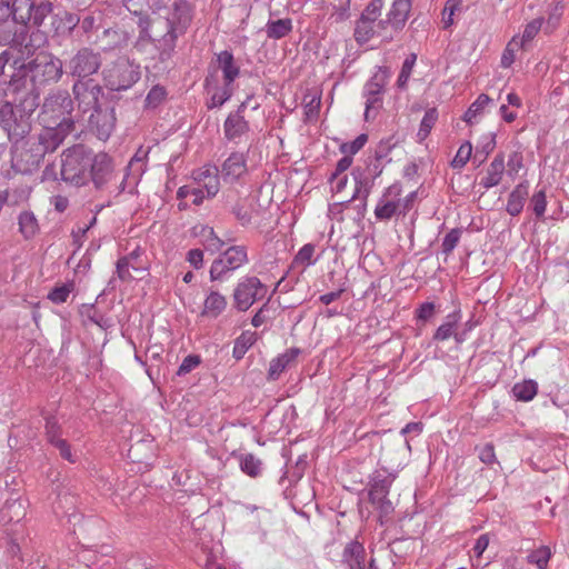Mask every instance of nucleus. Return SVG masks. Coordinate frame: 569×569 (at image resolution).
Listing matches in <instances>:
<instances>
[{"instance_id":"f257e3e1","label":"nucleus","mask_w":569,"mask_h":569,"mask_svg":"<svg viewBox=\"0 0 569 569\" xmlns=\"http://www.w3.org/2000/svg\"><path fill=\"white\" fill-rule=\"evenodd\" d=\"M101 63L100 52L88 47L79 49L69 60L67 64L69 73L77 78L72 91L78 104L88 108L99 100L102 89L89 77L99 71Z\"/></svg>"},{"instance_id":"f03ea898","label":"nucleus","mask_w":569,"mask_h":569,"mask_svg":"<svg viewBox=\"0 0 569 569\" xmlns=\"http://www.w3.org/2000/svg\"><path fill=\"white\" fill-rule=\"evenodd\" d=\"M92 151L83 144L66 149L61 154V180L81 187L90 181V161Z\"/></svg>"},{"instance_id":"7ed1b4c3","label":"nucleus","mask_w":569,"mask_h":569,"mask_svg":"<svg viewBox=\"0 0 569 569\" xmlns=\"http://www.w3.org/2000/svg\"><path fill=\"white\" fill-rule=\"evenodd\" d=\"M141 77L140 64L128 57H119L102 69L104 87L111 91H126Z\"/></svg>"},{"instance_id":"20e7f679","label":"nucleus","mask_w":569,"mask_h":569,"mask_svg":"<svg viewBox=\"0 0 569 569\" xmlns=\"http://www.w3.org/2000/svg\"><path fill=\"white\" fill-rule=\"evenodd\" d=\"M194 7L187 0H176L172 4L170 28L160 41V60L169 59L174 50L176 40L182 34L192 21Z\"/></svg>"},{"instance_id":"39448f33","label":"nucleus","mask_w":569,"mask_h":569,"mask_svg":"<svg viewBox=\"0 0 569 569\" xmlns=\"http://www.w3.org/2000/svg\"><path fill=\"white\" fill-rule=\"evenodd\" d=\"M32 112L21 103L14 107L12 102L6 101L0 106V127L11 142H19L30 132Z\"/></svg>"},{"instance_id":"423d86ee","label":"nucleus","mask_w":569,"mask_h":569,"mask_svg":"<svg viewBox=\"0 0 569 569\" xmlns=\"http://www.w3.org/2000/svg\"><path fill=\"white\" fill-rule=\"evenodd\" d=\"M398 477L397 471H388L386 468L377 469L369 479V501L380 512V521L383 517H388L393 511L392 502L388 496L390 488Z\"/></svg>"},{"instance_id":"0eeeda50","label":"nucleus","mask_w":569,"mask_h":569,"mask_svg":"<svg viewBox=\"0 0 569 569\" xmlns=\"http://www.w3.org/2000/svg\"><path fill=\"white\" fill-rule=\"evenodd\" d=\"M73 109V101L67 91H57L49 94L39 116L42 126H59L62 123L70 124L73 130V121L70 118Z\"/></svg>"},{"instance_id":"6e6552de","label":"nucleus","mask_w":569,"mask_h":569,"mask_svg":"<svg viewBox=\"0 0 569 569\" xmlns=\"http://www.w3.org/2000/svg\"><path fill=\"white\" fill-rule=\"evenodd\" d=\"M6 84V96L12 94L14 100L19 99V103L24 104L28 111H34L37 109L39 106V89L31 81L30 72L26 63H22L16 69Z\"/></svg>"},{"instance_id":"1a4fd4ad","label":"nucleus","mask_w":569,"mask_h":569,"mask_svg":"<svg viewBox=\"0 0 569 569\" xmlns=\"http://www.w3.org/2000/svg\"><path fill=\"white\" fill-rule=\"evenodd\" d=\"M31 81L40 90L41 88L58 82L63 74L62 61L51 53H40L33 60L26 63Z\"/></svg>"},{"instance_id":"9d476101","label":"nucleus","mask_w":569,"mask_h":569,"mask_svg":"<svg viewBox=\"0 0 569 569\" xmlns=\"http://www.w3.org/2000/svg\"><path fill=\"white\" fill-rule=\"evenodd\" d=\"M42 130L34 138V142L30 148L31 164L39 166L46 153L53 152L72 131L70 124L62 123L59 126H42Z\"/></svg>"},{"instance_id":"9b49d317","label":"nucleus","mask_w":569,"mask_h":569,"mask_svg":"<svg viewBox=\"0 0 569 569\" xmlns=\"http://www.w3.org/2000/svg\"><path fill=\"white\" fill-rule=\"evenodd\" d=\"M390 71L386 67H378L372 77L366 82L362 96L365 103V120H373L382 108L385 88L389 81Z\"/></svg>"},{"instance_id":"f8f14e48","label":"nucleus","mask_w":569,"mask_h":569,"mask_svg":"<svg viewBox=\"0 0 569 569\" xmlns=\"http://www.w3.org/2000/svg\"><path fill=\"white\" fill-rule=\"evenodd\" d=\"M355 180V191L351 199L341 203H336L330 208V213L336 217L338 221L342 220V209L349 208L351 201L360 200L359 216L362 218L367 208V200L375 184V178L380 174V171L376 176H370L365 169L357 167L351 172Z\"/></svg>"},{"instance_id":"ddd939ff","label":"nucleus","mask_w":569,"mask_h":569,"mask_svg":"<svg viewBox=\"0 0 569 569\" xmlns=\"http://www.w3.org/2000/svg\"><path fill=\"white\" fill-rule=\"evenodd\" d=\"M248 263V252L244 246H231L227 248L210 267V280L223 281L233 271Z\"/></svg>"},{"instance_id":"4468645a","label":"nucleus","mask_w":569,"mask_h":569,"mask_svg":"<svg viewBox=\"0 0 569 569\" xmlns=\"http://www.w3.org/2000/svg\"><path fill=\"white\" fill-rule=\"evenodd\" d=\"M268 288L254 276L242 277L233 290L234 308L247 311L257 300L263 299Z\"/></svg>"},{"instance_id":"2eb2a0df","label":"nucleus","mask_w":569,"mask_h":569,"mask_svg":"<svg viewBox=\"0 0 569 569\" xmlns=\"http://www.w3.org/2000/svg\"><path fill=\"white\" fill-rule=\"evenodd\" d=\"M79 108L82 109L84 112L93 109V112L91 113L89 119L90 128L100 140H108L116 127L114 109H102L98 106V102L94 106L88 108L79 104Z\"/></svg>"},{"instance_id":"dca6fc26","label":"nucleus","mask_w":569,"mask_h":569,"mask_svg":"<svg viewBox=\"0 0 569 569\" xmlns=\"http://www.w3.org/2000/svg\"><path fill=\"white\" fill-rule=\"evenodd\" d=\"M412 9V0H392L385 19H380L383 30H389L392 38L406 26Z\"/></svg>"},{"instance_id":"f3484780","label":"nucleus","mask_w":569,"mask_h":569,"mask_svg":"<svg viewBox=\"0 0 569 569\" xmlns=\"http://www.w3.org/2000/svg\"><path fill=\"white\" fill-rule=\"evenodd\" d=\"M366 549L362 543L357 540L349 541L338 560L340 569H378L375 559H370L367 566Z\"/></svg>"},{"instance_id":"a211bd4d","label":"nucleus","mask_w":569,"mask_h":569,"mask_svg":"<svg viewBox=\"0 0 569 569\" xmlns=\"http://www.w3.org/2000/svg\"><path fill=\"white\" fill-rule=\"evenodd\" d=\"M90 180L96 189H102L113 178V163L109 154L104 152L91 153L90 161Z\"/></svg>"},{"instance_id":"6ab92c4d","label":"nucleus","mask_w":569,"mask_h":569,"mask_svg":"<svg viewBox=\"0 0 569 569\" xmlns=\"http://www.w3.org/2000/svg\"><path fill=\"white\" fill-rule=\"evenodd\" d=\"M402 188L400 183H393L383 192L375 208V217L378 220H390L400 212Z\"/></svg>"},{"instance_id":"aec40b11","label":"nucleus","mask_w":569,"mask_h":569,"mask_svg":"<svg viewBox=\"0 0 569 569\" xmlns=\"http://www.w3.org/2000/svg\"><path fill=\"white\" fill-rule=\"evenodd\" d=\"M462 319L460 309L453 310L448 313L443 322L436 329L432 340L436 342H443L453 338L457 345H462L466 341V331H459V325Z\"/></svg>"},{"instance_id":"412c9836","label":"nucleus","mask_w":569,"mask_h":569,"mask_svg":"<svg viewBox=\"0 0 569 569\" xmlns=\"http://www.w3.org/2000/svg\"><path fill=\"white\" fill-rule=\"evenodd\" d=\"M247 172V154L243 152H231L219 169V173L226 183L239 181Z\"/></svg>"},{"instance_id":"4be33fe9","label":"nucleus","mask_w":569,"mask_h":569,"mask_svg":"<svg viewBox=\"0 0 569 569\" xmlns=\"http://www.w3.org/2000/svg\"><path fill=\"white\" fill-rule=\"evenodd\" d=\"M375 37L380 38L383 41H391L393 39L389 30L382 29V26H380V20L375 21L370 18L367 19L360 17L355 28L356 40L360 43H366Z\"/></svg>"},{"instance_id":"5701e85b","label":"nucleus","mask_w":569,"mask_h":569,"mask_svg":"<svg viewBox=\"0 0 569 569\" xmlns=\"http://www.w3.org/2000/svg\"><path fill=\"white\" fill-rule=\"evenodd\" d=\"M192 178L198 187L206 190L208 198L214 197L220 190L219 169L213 164H204L193 170Z\"/></svg>"},{"instance_id":"b1692460","label":"nucleus","mask_w":569,"mask_h":569,"mask_svg":"<svg viewBox=\"0 0 569 569\" xmlns=\"http://www.w3.org/2000/svg\"><path fill=\"white\" fill-rule=\"evenodd\" d=\"M250 130L248 121L242 114L229 113L223 123V133L228 141L239 142Z\"/></svg>"},{"instance_id":"393cba45","label":"nucleus","mask_w":569,"mask_h":569,"mask_svg":"<svg viewBox=\"0 0 569 569\" xmlns=\"http://www.w3.org/2000/svg\"><path fill=\"white\" fill-rule=\"evenodd\" d=\"M505 170V154L500 152L496 154L493 160L489 163L486 174L480 180V186L487 190L498 186L502 180Z\"/></svg>"},{"instance_id":"a878e982","label":"nucleus","mask_w":569,"mask_h":569,"mask_svg":"<svg viewBox=\"0 0 569 569\" xmlns=\"http://www.w3.org/2000/svg\"><path fill=\"white\" fill-rule=\"evenodd\" d=\"M529 194V182L522 181L509 193L506 211L512 216H519Z\"/></svg>"},{"instance_id":"bb28decb","label":"nucleus","mask_w":569,"mask_h":569,"mask_svg":"<svg viewBox=\"0 0 569 569\" xmlns=\"http://www.w3.org/2000/svg\"><path fill=\"white\" fill-rule=\"evenodd\" d=\"M217 62L219 69L222 71L223 81L226 84H232L239 77L240 69L234 62L232 52L223 50L217 54Z\"/></svg>"},{"instance_id":"cd10ccee","label":"nucleus","mask_w":569,"mask_h":569,"mask_svg":"<svg viewBox=\"0 0 569 569\" xmlns=\"http://www.w3.org/2000/svg\"><path fill=\"white\" fill-rule=\"evenodd\" d=\"M299 349L291 348L286 352L279 355L277 358L272 359L269 365L268 370V379L277 380L280 375L286 370V368L296 360L299 355Z\"/></svg>"},{"instance_id":"c85d7f7f","label":"nucleus","mask_w":569,"mask_h":569,"mask_svg":"<svg viewBox=\"0 0 569 569\" xmlns=\"http://www.w3.org/2000/svg\"><path fill=\"white\" fill-rule=\"evenodd\" d=\"M226 308V297L218 291H210L203 301L201 315L208 318H217Z\"/></svg>"},{"instance_id":"c756f323","label":"nucleus","mask_w":569,"mask_h":569,"mask_svg":"<svg viewBox=\"0 0 569 569\" xmlns=\"http://www.w3.org/2000/svg\"><path fill=\"white\" fill-rule=\"evenodd\" d=\"M79 22V16L69 11H60L52 17V27L57 34H70Z\"/></svg>"},{"instance_id":"7c9ffc66","label":"nucleus","mask_w":569,"mask_h":569,"mask_svg":"<svg viewBox=\"0 0 569 569\" xmlns=\"http://www.w3.org/2000/svg\"><path fill=\"white\" fill-rule=\"evenodd\" d=\"M490 102L491 99L488 94H479L465 112L462 120L468 124H473L475 122L478 121V118L483 114L485 109L488 107Z\"/></svg>"},{"instance_id":"2f4dec72","label":"nucleus","mask_w":569,"mask_h":569,"mask_svg":"<svg viewBox=\"0 0 569 569\" xmlns=\"http://www.w3.org/2000/svg\"><path fill=\"white\" fill-rule=\"evenodd\" d=\"M292 28V20L289 18L269 20L266 24V33L268 38L279 40L288 36Z\"/></svg>"},{"instance_id":"473e14b6","label":"nucleus","mask_w":569,"mask_h":569,"mask_svg":"<svg viewBox=\"0 0 569 569\" xmlns=\"http://www.w3.org/2000/svg\"><path fill=\"white\" fill-rule=\"evenodd\" d=\"M551 558L552 551L550 547L542 545L530 550L526 557V561L537 569H548Z\"/></svg>"},{"instance_id":"72a5a7b5","label":"nucleus","mask_w":569,"mask_h":569,"mask_svg":"<svg viewBox=\"0 0 569 569\" xmlns=\"http://www.w3.org/2000/svg\"><path fill=\"white\" fill-rule=\"evenodd\" d=\"M511 392L516 400L529 402L538 392V383L532 379L523 380L515 383Z\"/></svg>"},{"instance_id":"f704fd0d","label":"nucleus","mask_w":569,"mask_h":569,"mask_svg":"<svg viewBox=\"0 0 569 569\" xmlns=\"http://www.w3.org/2000/svg\"><path fill=\"white\" fill-rule=\"evenodd\" d=\"M28 4V19L32 20L33 24L41 26L44 19L51 13L53 6L50 1H41L39 3H29V0H24Z\"/></svg>"},{"instance_id":"c9c22d12","label":"nucleus","mask_w":569,"mask_h":569,"mask_svg":"<svg viewBox=\"0 0 569 569\" xmlns=\"http://www.w3.org/2000/svg\"><path fill=\"white\" fill-rule=\"evenodd\" d=\"M239 467L244 475L251 478H257L262 473V461L252 453L240 455Z\"/></svg>"},{"instance_id":"e433bc0d","label":"nucleus","mask_w":569,"mask_h":569,"mask_svg":"<svg viewBox=\"0 0 569 569\" xmlns=\"http://www.w3.org/2000/svg\"><path fill=\"white\" fill-rule=\"evenodd\" d=\"M19 231L26 239H30L39 231L36 216L31 211H23L18 217Z\"/></svg>"},{"instance_id":"4c0bfd02","label":"nucleus","mask_w":569,"mask_h":569,"mask_svg":"<svg viewBox=\"0 0 569 569\" xmlns=\"http://www.w3.org/2000/svg\"><path fill=\"white\" fill-rule=\"evenodd\" d=\"M545 22L543 18H536L528 22L521 34L518 36V44L525 48L528 43H530L540 32L542 24Z\"/></svg>"},{"instance_id":"58836bf2","label":"nucleus","mask_w":569,"mask_h":569,"mask_svg":"<svg viewBox=\"0 0 569 569\" xmlns=\"http://www.w3.org/2000/svg\"><path fill=\"white\" fill-rule=\"evenodd\" d=\"M315 251L316 246L313 243H306L299 249L292 263L303 269L313 266L318 261V258H315Z\"/></svg>"},{"instance_id":"ea45409f","label":"nucleus","mask_w":569,"mask_h":569,"mask_svg":"<svg viewBox=\"0 0 569 569\" xmlns=\"http://www.w3.org/2000/svg\"><path fill=\"white\" fill-rule=\"evenodd\" d=\"M200 236L202 243L208 251L218 252L224 246V241L217 236L213 228L211 227H202Z\"/></svg>"},{"instance_id":"a19ab883","label":"nucleus","mask_w":569,"mask_h":569,"mask_svg":"<svg viewBox=\"0 0 569 569\" xmlns=\"http://www.w3.org/2000/svg\"><path fill=\"white\" fill-rule=\"evenodd\" d=\"M232 97L231 84H223L222 88H216L207 103L209 109L219 108Z\"/></svg>"},{"instance_id":"79ce46f5","label":"nucleus","mask_w":569,"mask_h":569,"mask_svg":"<svg viewBox=\"0 0 569 569\" xmlns=\"http://www.w3.org/2000/svg\"><path fill=\"white\" fill-rule=\"evenodd\" d=\"M437 120L438 111L436 108H430L425 112L418 130V137L420 140H425L429 136Z\"/></svg>"},{"instance_id":"37998d69","label":"nucleus","mask_w":569,"mask_h":569,"mask_svg":"<svg viewBox=\"0 0 569 569\" xmlns=\"http://www.w3.org/2000/svg\"><path fill=\"white\" fill-rule=\"evenodd\" d=\"M416 60H417V56L415 53H410L405 59L401 70H400V73L397 79V86L399 89H405L407 87V83L412 73Z\"/></svg>"},{"instance_id":"c03bdc74","label":"nucleus","mask_w":569,"mask_h":569,"mask_svg":"<svg viewBox=\"0 0 569 569\" xmlns=\"http://www.w3.org/2000/svg\"><path fill=\"white\" fill-rule=\"evenodd\" d=\"M166 97L167 91L163 87L159 84L153 86L146 97L144 106L146 108L154 109L164 101Z\"/></svg>"},{"instance_id":"a18cd8bd","label":"nucleus","mask_w":569,"mask_h":569,"mask_svg":"<svg viewBox=\"0 0 569 569\" xmlns=\"http://www.w3.org/2000/svg\"><path fill=\"white\" fill-rule=\"evenodd\" d=\"M496 147V133L489 132L487 134H483L477 144L476 148V158L479 154H482V160H485L489 153L493 151Z\"/></svg>"},{"instance_id":"49530a36","label":"nucleus","mask_w":569,"mask_h":569,"mask_svg":"<svg viewBox=\"0 0 569 569\" xmlns=\"http://www.w3.org/2000/svg\"><path fill=\"white\" fill-rule=\"evenodd\" d=\"M471 153H472V144L469 141L463 142L459 147L453 160L451 161L452 168H455V169L463 168L467 164V162L469 161Z\"/></svg>"},{"instance_id":"de8ad7c7","label":"nucleus","mask_w":569,"mask_h":569,"mask_svg":"<svg viewBox=\"0 0 569 569\" xmlns=\"http://www.w3.org/2000/svg\"><path fill=\"white\" fill-rule=\"evenodd\" d=\"M522 47L518 44V36H513L508 42L501 56V67L509 68L516 58V51Z\"/></svg>"},{"instance_id":"09e8293b","label":"nucleus","mask_w":569,"mask_h":569,"mask_svg":"<svg viewBox=\"0 0 569 569\" xmlns=\"http://www.w3.org/2000/svg\"><path fill=\"white\" fill-rule=\"evenodd\" d=\"M547 208L546 191H536L530 199V209L533 211L537 218H541Z\"/></svg>"},{"instance_id":"8fccbe9b","label":"nucleus","mask_w":569,"mask_h":569,"mask_svg":"<svg viewBox=\"0 0 569 569\" xmlns=\"http://www.w3.org/2000/svg\"><path fill=\"white\" fill-rule=\"evenodd\" d=\"M461 237V230L458 228L451 229L443 238L441 243L442 253L449 256L457 244L459 243Z\"/></svg>"},{"instance_id":"3c124183","label":"nucleus","mask_w":569,"mask_h":569,"mask_svg":"<svg viewBox=\"0 0 569 569\" xmlns=\"http://www.w3.org/2000/svg\"><path fill=\"white\" fill-rule=\"evenodd\" d=\"M368 140V136L365 133L359 134L353 141L345 142L340 146V151L343 154H348L352 157L356 154L359 150L363 148Z\"/></svg>"},{"instance_id":"603ef678","label":"nucleus","mask_w":569,"mask_h":569,"mask_svg":"<svg viewBox=\"0 0 569 569\" xmlns=\"http://www.w3.org/2000/svg\"><path fill=\"white\" fill-rule=\"evenodd\" d=\"M462 0H447L442 10L443 28H448L453 23V16L461 7Z\"/></svg>"},{"instance_id":"864d4df0","label":"nucleus","mask_w":569,"mask_h":569,"mask_svg":"<svg viewBox=\"0 0 569 569\" xmlns=\"http://www.w3.org/2000/svg\"><path fill=\"white\" fill-rule=\"evenodd\" d=\"M13 513L17 517V521L24 517V509L21 501L14 500L12 502H7L6 507L2 510V517L8 518L9 521L13 520L11 516Z\"/></svg>"},{"instance_id":"5fc2aeb1","label":"nucleus","mask_w":569,"mask_h":569,"mask_svg":"<svg viewBox=\"0 0 569 569\" xmlns=\"http://www.w3.org/2000/svg\"><path fill=\"white\" fill-rule=\"evenodd\" d=\"M46 436L48 441L53 445L57 442V439H62L61 428L54 417H48L46 419Z\"/></svg>"},{"instance_id":"6e6d98bb","label":"nucleus","mask_w":569,"mask_h":569,"mask_svg":"<svg viewBox=\"0 0 569 569\" xmlns=\"http://www.w3.org/2000/svg\"><path fill=\"white\" fill-rule=\"evenodd\" d=\"M71 290L72 284H63L60 287H56L50 291L48 298L54 303H63L67 301Z\"/></svg>"},{"instance_id":"4d7b16f0","label":"nucleus","mask_w":569,"mask_h":569,"mask_svg":"<svg viewBox=\"0 0 569 569\" xmlns=\"http://www.w3.org/2000/svg\"><path fill=\"white\" fill-rule=\"evenodd\" d=\"M383 3L380 0H370L365 10L362 11L360 17L372 19L375 21H379V17L381 16V10L383 8Z\"/></svg>"},{"instance_id":"13d9d810","label":"nucleus","mask_w":569,"mask_h":569,"mask_svg":"<svg viewBox=\"0 0 569 569\" xmlns=\"http://www.w3.org/2000/svg\"><path fill=\"white\" fill-rule=\"evenodd\" d=\"M199 365L200 357L196 355H189L182 360L181 365L178 368L177 375L186 376L187 373L196 369Z\"/></svg>"},{"instance_id":"bf43d9fd","label":"nucleus","mask_w":569,"mask_h":569,"mask_svg":"<svg viewBox=\"0 0 569 569\" xmlns=\"http://www.w3.org/2000/svg\"><path fill=\"white\" fill-rule=\"evenodd\" d=\"M117 274L121 280H128L131 278L129 269L132 268L134 270L138 269L133 263H130V257H121L118 259L117 264Z\"/></svg>"},{"instance_id":"052dcab7","label":"nucleus","mask_w":569,"mask_h":569,"mask_svg":"<svg viewBox=\"0 0 569 569\" xmlns=\"http://www.w3.org/2000/svg\"><path fill=\"white\" fill-rule=\"evenodd\" d=\"M393 147H395V143L392 142L391 138L381 140L378 143L376 151H375L376 160H378V161L386 160L388 158L389 153L391 152V150L393 149Z\"/></svg>"},{"instance_id":"680f3d73","label":"nucleus","mask_w":569,"mask_h":569,"mask_svg":"<svg viewBox=\"0 0 569 569\" xmlns=\"http://www.w3.org/2000/svg\"><path fill=\"white\" fill-rule=\"evenodd\" d=\"M254 340V333H242L236 341L233 355L239 358L240 355H237L238 349L241 347V352L244 353L253 345Z\"/></svg>"},{"instance_id":"e2e57ef3","label":"nucleus","mask_w":569,"mask_h":569,"mask_svg":"<svg viewBox=\"0 0 569 569\" xmlns=\"http://www.w3.org/2000/svg\"><path fill=\"white\" fill-rule=\"evenodd\" d=\"M508 174L515 176L523 167L522 154L518 151L512 152L508 158Z\"/></svg>"},{"instance_id":"0e129e2a","label":"nucleus","mask_w":569,"mask_h":569,"mask_svg":"<svg viewBox=\"0 0 569 569\" xmlns=\"http://www.w3.org/2000/svg\"><path fill=\"white\" fill-rule=\"evenodd\" d=\"M479 459L481 462L486 465H492L497 461L496 453H495V447L492 443H486L485 446L480 447L479 449Z\"/></svg>"},{"instance_id":"69168bd1","label":"nucleus","mask_w":569,"mask_h":569,"mask_svg":"<svg viewBox=\"0 0 569 569\" xmlns=\"http://www.w3.org/2000/svg\"><path fill=\"white\" fill-rule=\"evenodd\" d=\"M435 303L433 302H423L419 306V308L416 310V317L419 320L427 321L429 320L433 313H435Z\"/></svg>"},{"instance_id":"338daca9","label":"nucleus","mask_w":569,"mask_h":569,"mask_svg":"<svg viewBox=\"0 0 569 569\" xmlns=\"http://www.w3.org/2000/svg\"><path fill=\"white\" fill-rule=\"evenodd\" d=\"M186 260L194 268L200 269L203 266V251L200 249H191L188 251Z\"/></svg>"},{"instance_id":"774afa93","label":"nucleus","mask_w":569,"mask_h":569,"mask_svg":"<svg viewBox=\"0 0 569 569\" xmlns=\"http://www.w3.org/2000/svg\"><path fill=\"white\" fill-rule=\"evenodd\" d=\"M53 446L59 450L60 456L69 462H74L73 455L71 452L70 446L64 439H57V442Z\"/></svg>"}]
</instances>
